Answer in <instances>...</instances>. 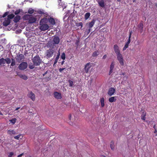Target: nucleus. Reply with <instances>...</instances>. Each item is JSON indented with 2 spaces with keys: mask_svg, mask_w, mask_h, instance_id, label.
<instances>
[{
  "mask_svg": "<svg viewBox=\"0 0 157 157\" xmlns=\"http://www.w3.org/2000/svg\"><path fill=\"white\" fill-rule=\"evenodd\" d=\"M65 69V68H60L59 69V72L60 73L63 72V71Z\"/></svg>",
  "mask_w": 157,
  "mask_h": 157,
  "instance_id": "de8ad7c7",
  "label": "nucleus"
},
{
  "mask_svg": "<svg viewBox=\"0 0 157 157\" xmlns=\"http://www.w3.org/2000/svg\"><path fill=\"white\" fill-rule=\"evenodd\" d=\"M61 0H58V2L59 5L61 6L62 4H60V2H61Z\"/></svg>",
  "mask_w": 157,
  "mask_h": 157,
  "instance_id": "603ef678",
  "label": "nucleus"
},
{
  "mask_svg": "<svg viewBox=\"0 0 157 157\" xmlns=\"http://www.w3.org/2000/svg\"><path fill=\"white\" fill-rule=\"evenodd\" d=\"M95 20H92L89 24L88 26L90 29L87 30V32L89 33L90 32V28H91L94 25Z\"/></svg>",
  "mask_w": 157,
  "mask_h": 157,
  "instance_id": "4468645a",
  "label": "nucleus"
},
{
  "mask_svg": "<svg viewBox=\"0 0 157 157\" xmlns=\"http://www.w3.org/2000/svg\"><path fill=\"white\" fill-rule=\"evenodd\" d=\"M20 136H21V135L19 134V135H17V136H14V138L16 139H17V140H18Z\"/></svg>",
  "mask_w": 157,
  "mask_h": 157,
  "instance_id": "a19ab883",
  "label": "nucleus"
},
{
  "mask_svg": "<svg viewBox=\"0 0 157 157\" xmlns=\"http://www.w3.org/2000/svg\"><path fill=\"white\" fill-rule=\"evenodd\" d=\"M28 66L27 63L25 62H22L18 66L19 69L21 70L26 69Z\"/></svg>",
  "mask_w": 157,
  "mask_h": 157,
  "instance_id": "0eeeda50",
  "label": "nucleus"
},
{
  "mask_svg": "<svg viewBox=\"0 0 157 157\" xmlns=\"http://www.w3.org/2000/svg\"><path fill=\"white\" fill-rule=\"evenodd\" d=\"M61 58L63 60H64L65 59V54L64 52H63L61 54Z\"/></svg>",
  "mask_w": 157,
  "mask_h": 157,
  "instance_id": "2f4dec72",
  "label": "nucleus"
},
{
  "mask_svg": "<svg viewBox=\"0 0 157 157\" xmlns=\"http://www.w3.org/2000/svg\"><path fill=\"white\" fill-rule=\"evenodd\" d=\"M21 78L23 79L26 80L27 79L28 77H27V76H26V75H23L22 77Z\"/></svg>",
  "mask_w": 157,
  "mask_h": 157,
  "instance_id": "58836bf2",
  "label": "nucleus"
},
{
  "mask_svg": "<svg viewBox=\"0 0 157 157\" xmlns=\"http://www.w3.org/2000/svg\"><path fill=\"white\" fill-rule=\"evenodd\" d=\"M21 17L19 15H17L14 17L13 21L15 23H17L21 19Z\"/></svg>",
  "mask_w": 157,
  "mask_h": 157,
  "instance_id": "f3484780",
  "label": "nucleus"
},
{
  "mask_svg": "<svg viewBox=\"0 0 157 157\" xmlns=\"http://www.w3.org/2000/svg\"><path fill=\"white\" fill-rule=\"evenodd\" d=\"M132 31H130V33L129 34V38H131V34H132Z\"/></svg>",
  "mask_w": 157,
  "mask_h": 157,
  "instance_id": "3c124183",
  "label": "nucleus"
},
{
  "mask_svg": "<svg viewBox=\"0 0 157 157\" xmlns=\"http://www.w3.org/2000/svg\"><path fill=\"white\" fill-rule=\"evenodd\" d=\"M23 154H24L23 153L20 154L18 155L17 157H21L22 156V155H23Z\"/></svg>",
  "mask_w": 157,
  "mask_h": 157,
  "instance_id": "8fccbe9b",
  "label": "nucleus"
},
{
  "mask_svg": "<svg viewBox=\"0 0 157 157\" xmlns=\"http://www.w3.org/2000/svg\"><path fill=\"white\" fill-rule=\"evenodd\" d=\"M34 64L33 65H29V68L30 69H33L34 68Z\"/></svg>",
  "mask_w": 157,
  "mask_h": 157,
  "instance_id": "49530a36",
  "label": "nucleus"
},
{
  "mask_svg": "<svg viewBox=\"0 0 157 157\" xmlns=\"http://www.w3.org/2000/svg\"><path fill=\"white\" fill-rule=\"evenodd\" d=\"M68 82L69 83V86L70 87H72L73 85V82L70 80H68Z\"/></svg>",
  "mask_w": 157,
  "mask_h": 157,
  "instance_id": "4c0bfd02",
  "label": "nucleus"
},
{
  "mask_svg": "<svg viewBox=\"0 0 157 157\" xmlns=\"http://www.w3.org/2000/svg\"><path fill=\"white\" fill-rule=\"evenodd\" d=\"M32 61L35 66H39L42 63V59L38 55H36L32 59Z\"/></svg>",
  "mask_w": 157,
  "mask_h": 157,
  "instance_id": "7ed1b4c3",
  "label": "nucleus"
},
{
  "mask_svg": "<svg viewBox=\"0 0 157 157\" xmlns=\"http://www.w3.org/2000/svg\"><path fill=\"white\" fill-rule=\"evenodd\" d=\"M115 91V90L114 88H110L109 89V91L108 92V94L109 95L111 96L114 94Z\"/></svg>",
  "mask_w": 157,
  "mask_h": 157,
  "instance_id": "ddd939ff",
  "label": "nucleus"
},
{
  "mask_svg": "<svg viewBox=\"0 0 157 157\" xmlns=\"http://www.w3.org/2000/svg\"><path fill=\"white\" fill-rule=\"evenodd\" d=\"M0 115H2V112L0 111Z\"/></svg>",
  "mask_w": 157,
  "mask_h": 157,
  "instance_id": "e2e57ef3",
  "label": "nucleus"
},
{
  "mask_svg": "<svg viewBox=\"0 0 157 157\" xmlns=\"http://www.w3.org/2000/svg\"><path fill=\"white\" fill-rule=\"evenodd\" d=\"M99 4L102 7H105L104 2L103 1H101L100 2H99Z\"/></svg>",
  "mask_w": 157,
  "mask_h": 157,
  "instance_id": "c756f323",
  "label": "nucleus"
},
{
  "mask_svg": "<svg viewBox=\"0 0 157 157\" xmlns=\"http://www.w3.org/2000/svg\"><path fill=\"white\" fill-rule=\"evenodd\" d=\"M53 44H58L60 42V39L59 37L55 36L54 37L53 40Z\"/></svg>",
  "mask_w": 157,
  "mask_h": 157,
  "instance_id": "9b49d317",
  "label": "nucleus"
},
{
  "mask_svg": "<svg viewBox=\"0 0 157 157\" xmlns=\"http://www.w3.org/2000/svg\"><path fill=\"white\" fill-rule=\"evenodd\" d=\"M76 25L78 26H81V27L82 26V22H80L76 24Z\"/></svg>",
  "mask_w": 157,
  "mask_h": 157,
  "instance_id": "37998d69",
  "label": "nucleus"
},
{
  "mask_svg": "<svg viewBox=\"0 0 157 157\" xmlns=\"http://www.w3.org/2000/svg\"><path fill=\"white\" fill-rule=\"evenodd\" d=\"M54 51L52 48H50L48 50L46 53V56L47 58L51 57L53 55Z\"/></svg>",
  "mask_w": 157,
  "mask_h": 157,
  "instance_id": "39448f33",
  "label": "nucleus"
},
{
  "mask_svg": "<svg viewBox=\"0 0 157 157\" xmlns=\"http://www.w3.org/2000/svg\"><path fill=\"white\" fill-rule=\"evenodd\" d=\"M9 13L8 12H6L3 15L2 17H6L8 14Z\"/></svg>",
  "mask_w": 157,
  "mask_h": 157,
  "instance_id": "c03bdc74",
  "label": "nucleus"
},
{
  "mask_svg": "<svg viewBox=\"0 0 157 157\" xmlns=\"http://www.w3.org/2000/svg\"><path fill=\"white\" fill-rule=\"evenodd\" d=\"M58 60H56V59H55V61H54V64H53V66H54V65L56 64L57 63V61H58Z\"/></svg>",
  "mask_w": 157,
  "mask_h": 157,
  "instance_id": "09e8293b",
  "label": "nucleus"
},
{
  "mask_svg": "<svg viewBox=\"0 0 157 157\" xmlns=\"http://www.w3.org/2000/svg\"><path fill=\"white\" fill-rule=\"evenodd\" d=\"M118 1H120L119 0H117Z\"/></svg>",
  "mask_w": 157,
  "mask_h": 157,
  "instance_id": "774afa93",
  "label": "nucleus"
},
{
  "mask_svg": "<svg viewBox=\"0 0 157 157\" xmlns=\"http://www.w3.org/2000/svg\"><path fill=\"white\" fill-rule=\"evenodd\" d=\"M47 72H48V71H46V72H45L44 74H43V76H45V75L46 74H47Z\"/></svg>",
  "mask_w": 157,
  "mask_h": 157,
  "instance_id": "4d7b16f0",
  "label": "nucleus"
},
{
  "mask_svg": "<svg viewBox=\"0 0 157 157\" xmlns=\"http://www.w3.org/2000/svg\"><path fill=\"white\" fill-rule=\"evenodd\" d=\"M25 58L24 56L22 54H20L17 55L15 57L16 60L18 62L20 63L23 59Z\"/></svg>",
  "mask_w": 157,
  "mask_h": 157,
  "instance_id": "6e6552de",
  "label": "nucleus"
},
{
  "mask_svg": "<svg viewBox=\"0 0 157 157\" xmlns=\"http://www.w3.org/2000/svg\"><path fill=\"white\" fill-rule=\"evenodd\" d=\"M157 132V130L156 129H155V130L154 132V133H156Z\"/></svg>",
  "mask_w": 157,
  "mask_h": 157,
  "instance_id": "052dcab7",
  "label": "nucleus"
},
{
  "mask_svg": "<svg viewBox=\"0 0 157 157\" xmlns=\"http://www.w3.org/2000/svg\"><path fill=\"white\" fill-rule=\"evenodd\" d=\"M90 15V13H86L84 16L85 20H86L88 19Z\"/></svg>",
  "mask_w": 157,
  "mask_h": 157,
  "instance_id": "4be33fe9",
  "label": "nucleus"
},
{
  "mask_svg": "<svg viewBox=\"0 0 157 157\" xmlns=\"http://www.w3.org/2000/svg\"><path fill=\"white\" fill-rule=\"evenodd\" d=\"M155 125H154V128H155V129H156V128H155Z\"/></svg>",
  "mask_w": 157,
  "mask_h": 157,
  "instance_id": "69168bd1",
  "label": "nucleus"
},
{
  "mask_svg": "<svg viewBox=\"0 0 157 157\" xmlns=\"http://www.w3.org/2000/svg\"><path fill=\"white\" fill-rule=\"evenodd\" d=\"M7 132L8 134L10 136L12 135V134H14L16 133L15 131L14 130H12L11 131L8 130L7 131Z\"/></svg>",
  "mask_w": 157,
  "mask_h": 157,
  "instance_id": "412c9836",
  "label": "nucleus"
},
{
  "mask_svg": "<svg viewBox=\"0 0 157 157\" xmlns=\"http://www.w3.org/2000/svg\"><path fill=\"white\" fill-rule=\"evenodd\" d=\"M129 44L128 43H126L124 46L123 48V50H125L126 48L128 47V45Z\"/></svg>",
  "mask_w": 157,
  "mask_h": 157,
  "instance_id": "f704fd0d",
  "label": "nucleus"
},
{
  "mask_svg": "<svg viewBox=\"0 0 157 157\" xmlns=\"http://www.w3.org/2000/svg\"><path fill=\"white\" fill-rule=\"evenodd\" d=\"M14 16V15L13 14H10L8 16L7 19L10 20V19L13 18Z\"/></svg>",
  "mask_w": 157,
  "mask_h": 157,
  "instance_id": "c85d7f7f",
  "label": "nucleus"
},
{
  "mask_svg": "<svg viewBox=\"0 0 157 157\" xmlns=\"http://www.w3.org/2000/svg\"><path fill=\"white\" fill-rule=\"evenodd\" d=\"M34 11V10L32 8H30L28 10V13L29 14H32L33 13Z\"/></svg>",
  "mask_w": 157,
  "mask_h": 157,
  "instance_id": "473e14b6",
  "label": "nucleus"
},
{
  "mask_svg": "<svg viewBox=\"0 0 157 157\" xmlns=\"http://www.w3.org/2000/svg\"><path fill=\"white\" fill-rule=\"evenodd\" d=\"M38 13L40 14H44V13L43 10H39L38 12Z\"/></svg>",
  "mask_w": 157,
  "mask_h": 157,
  "instance_id": "ea45409f",
  "label": "nucleus"
},
{
  "mask_svg": "<svg viewBox=\"0 0 157 157\" xmlns=\"http://www.w3.org/2000/svg\"><path fill=\"white\" fill-rule=\"evenodd\" d=\"M71 114H70L69 115V118L70 120H71Z\"/></svg>",
  "mask_w": 157,
  "mask_h": 157,
  "instance_id": "6e6d98bb",
  "label": "nucleus"
},
{
  "mask_svg": "<svg viewBox=\"0 0 157 157\" xmlns=\"http://www.w3.org/2000/svg\"><path fill=\"white\" fill-rule=\"evenodd\" d=\"M54 44H53V43L52 42H48L47 44V46L48 47H49L50 48H53V46H54Z\"/></svg>",
  "mask_w": 157,
  "mask_h": 157,
  "instance_id": "6ab92c4d",
  "label": "nucleus"
},
{
  "mask_svg": "<svg viewBox=\"0 0 157 157\" xmlns=\"http://www.w3.org/2000/svg\"><path fill=\"white\" fill-rule=\"evenodd\" d=\"M13 155V152H10L9 153L8 155V157H11Z\"/></svg>",
  "mask_w": 157,
  "mask_h": 157,
  "instance_id": "79ce46f5",
  "label": "nucleus"
},
{
  "mask_svg": "<svg viewBox=\"0 0 157 157\" xmlns=\"http://www.w3.org/2000/svg\"><path fill=\"white\" fill-rule=\"evenodd\" d=\"M98 52V51H96L94 52L92 55V56L93 57H96L98 55L97 54V53Z\"/></svg>",
  "mask_w": 157,
  "mask_h": 157,
  "instance_id": "72a5a7b5",
  "label": "nucleus"
},
{
  "mask_svg": "<svg viewBox=\"0 0 157 157\" xmlns=\"http://www.w3.org/2000/svg\"><path fill=\"white\" fill-rule=\"evenodd\" d=\"M94 65V64L93 63H89L86 64L84 67L85 72L87 73L90 67Z\"/></svg>",
  "mask_w": 157,
  "mask_h": 157,
  "instance_id": "423d86ee",
  "label": "nucleus"
},
{
  "mask_svg": "<svg viewBox=\"0 0 157 157\" xmlns=\"http://www.w3.org/2000/svg\"><path fill=\"white\" fill-rule=\"evenodd\" d=\"M114 62H112L110 67L109 71V75H110L113 72V70L114 68Z\"/></svg>",
  "mask_w": 157,
  "mask_h": 157,
  "instance_id": "2eb2a0df",
  "label": "nucleus"
},
{
  "mask_svg": "<svg viewBox=\"0 0 157 157\" xmlns=\"http://www.w3.org/2000/svg\"><path fill=\"white\" fill-rule=\"evenodd\" d=\"M17 119L16 118H12V119L10 120L9 121L12 123L13 124H14L16 123Z\"/></svg>",
  "mask_w": 157,
  "mask_h": 157,
  "instance_id": "bb28decb",
  "label": "nucleus"
},
{
  "mask_svg": "<svg viewBox=\"0 0 157 157\" xmlns=\"http://www.w3.org/2000/svg\"><path fill=\"white\" fill-rule=\"evenodd\" d=\"M138 27L140 28V29H141V30H142L143 29V24L142 23H140L139 25H138Z\"/></svg>",
  "mask_w": 157,
  "mask_h": 157,
  "instance_id": "e433bc0d",
  "label": "nucleus"
},
{
  "mask_svg": "<svg viewBox=\"0 0 157 157\" xmlns=\"http://www.w3.org/2000/svg\"><path fill=\"white\" fill-rule=\"evenodd\" d=\"M114 50L116 55L121 54L118 46L116 44L114 45Z\"/></svg>",
  "mask_w": 157,
  "mask_h": 157,
  "instance_id": "f8f14e48",
  "label": "nucleus"
},
{
  "mask_svg": "<svg viewBox=\"0 0 157 157\" xmlns=\"http://www.w3.org/2000/svg\"><path fill=\"white\" fill-rule=\"evenodd\" d=\"M54 97L58 99H60L62 98L61 94V93L57 92H55L54 93Z\"/></svg>",
  "mask_w": 157,
  "mask_h": 157,
  "instance_id": "9d476101",
  "label": "nucleus"
},
{
  "mask_svg": "<svg viewBox=\"0 0 157 157\" xmlns=\"http://www.w3.org/2000/svg\"><path fill=\"white\" fill-rule=\"evenodd\" d=\"M15 59L13 58L11 59V63L10 65L11 67H13L15 65Z\"/></svg>",
  "mask_w": 157,
  "mask_h": 157,
  "instance_id": "a878e982",
  "label": "nucleus"
},
{
  "mask_svg": "<svg viewBox=\"0 0 157 157\" xmlns=\"http://www.w3.org/2000/svg\"><path fill=\"white\" fill-rule=\"evenodd\" d=\"M17 75H18V76H19L21 78H22V77L23 75H21V74H17Z\"/></svg>",
  "mask_w": 157,
  "mask_h": 157,
  "instance_id": "5fc2aeb1",
  "label": "nucleus"
},
{
  "mask_svg": "<svg viewBox=\"0 0 157 157\" xmlns=\"http://www.w3.org/2000/svg\"><path fill=\"white\" fill-rule=\"evenodd\" d=\"M49 22L52 25H54L55 24V22L54 19L50 17L48 19Z\"/></svg>",
  "mask_w": 157,
  "mask_h": 157,
  "instance_id": "a211bd4d",
  "label": "nucleus"
},
{
  "mask_svg": "<svg viewBox=\"0 0 157 157\" xmlns=\"http://www.w3.org/2000/svg\"><path fill=\"white\" fill-rule=\"evenodd\" d=\"M5 63V59L3 58L0 59V65L4 64Z\"/></svg>",
  "mask_w": 157,
  "mask_h": 157,
  "instance_id": "393cba45",
  "label": "nucleus"
},
{
  "mask_svg": "<svg viewBox=\"0 0 157 157\" xmlns=\"http://www.w3.org/2000/svg\"><path fill=\"white\" fill-rule=\"evenodd\" d=\"M116 97H112L109 99V101L110 102H115L116 101Z\"/></svg>",
  "mask_w": 157,
  "mask_h": 157,
  "instance_id": "aec40b11",
  "label": "nucleus"
},
{
  "mask_svg": "<svg viewBox=\"0 0 157 157\" xmlns=\"http://www.w3.org/2000/svg\"><path fill=\"white\" fill-rule=\"evenodd\" d=\"M135 0H133V2H135Z\"/></svg>",
  "mask_w": 157,
  "mask_h": 157,
  "instance_id": "338daca9",
  "label": "nucleus"
},
{
  "mask_svg": "<svg viewBox=\"0 0 157 157\" xmlns=\"http://www.w3.org/2000/svg\"><path fill=\"white\" fill-rule=\"evenodd\" d=\"M110 146L111 149L113 150H114V142L113 141H111V142Z\"/></svg>",
  "mask_w": 157,
  "mask_h": 157,
  "instance_id": "7c9ffc66",
  "label": "nucleus"
},
{
  "mask_svg": "<svg viewBox=\"0 0 157 157\" xmlns=\"http://www.w3.org/2000/svg\"><path fill=\"white\" fill-rule=\"evenodd\" d=\"M5 59V62L8 64H10L11 62V59L10 58H7Z\"/></svg>",
  "mask_w": 157,
  "mask_h": 157,
  "instance_id": "cd10ccee",
  "label": "nucleus"
},
{
  "mask_svg": "<svg viewBox=\"0 0 157 157\" xmlns=\"http://www.w3.org/2000/svg\"><path fill=\"white\" fill-rule=\"evenodd\" d=\"M60 55V52H59L58 53V54L57 55V56L56 57L55 59L58 60V59H59V58Z\"/></svg>",
  "mask_w": 157,
  "mask_h": 157,
  "instance_id": "a18cd8bd",
  "label": "nucleus"
},
{
  "mask_svg": "<svg viewBox=\"0 0 157 157\" xmlns=\"http://www.w3.org/2000/svg\"><path fill=\"white\" fill-rule=\"evenodd\" d=\"M24 19L25 20H28L29 24H32L35 23L36 21V18L33 17L31 15L26 14L24 16Z\"/></svg>",
  "mask_w": 157,
  "mask_h": 157,
  "instance_id": "f03ea898",
  "label": "nucleus"
},
{
  "mask_svg": "<svg viewBox=\"0 0 157 157\" xmlns=\"http://www.w3.org/2000/svg\"><path fill=\"white\" fill-rule=\"evenodd\" d=\"M28 97L33 101H34L35 100V95L32 91L29 92L28 94Z\"/></svg>",
  "mask_w": 157,
  "mask_h": 157,
  "instance_id": "1a4fd4ad",
  "label": "nucleus"
},
{
  "mask_svg": "<svg viewBox=\"0 0 157 157\" xmlns=\"http://www.w3.org/2000/svg\"><path fill=\"white\" fill-rule=\"evenodd\" d=\"M20 107H17L16 109H15V110H18L20 109Z\"/></svg>",
  "mask_w": 157,
  "mask_h": 157,
  "instance_id": "680f3d73",
  "label": "nucleus"
},
{
  "mask_svg": "<svg viewBox=\"0 0 157 157\" xmlns=\"http://www.w3.org/2000/svg\"><path fill=\"white\" fill-rule=\"evenodd\" d=\"M146 116V113L145 112H143L142 113V114L141 116V119L144 120L145 121V116Z\"/></svg>",
  "mask_w": 157,
  "mask_h": 157,
  "instance_id": "5701e85b",
  "label": "nucleus"
},
{
  "mask_svg": "<svg viewBox=\"0 0 157 157\" xmlns=\"http://www.w3.org/2000/svg\"><path fill=\"white\" fill-rule=\"evenodd\" d=\"M127 42L129 44H130V38H129V36L128 40Z\"/></svg>",
  "mask_w": 157,
  "mask_h": 157,
  "instance_id": "864d4df0",
  "label": "nucleus"
},
{
  "mask_svg": "<svg viewBox=\"0 0 157 157\" xmlns=\"http://www.w3.org/2000/svg\"><path fill=\"white\" fill-rule=\"evenodd\" d=\"M62 7H63V8H65L66 7V6H63Z\"/></svg>",
  "mask_w": 157,
  "mask_h": 157,
  "instance_id": "0e129e2a",
  "label": "nucleus"
},
{
  "mask_svg": "<svg viewBox=\"0 0 157 157\" xmlns=\"http://www.w3.org/2000/svg\"><path fill=\"white\" fill-rule=\"evenodd\" d=\"M100 102L101 107H103L105 105L104 99V98H102L101 99Z\"/></svg>",
  "mask_w": 157,
  "mask_h": 157,
  "instance_id": "b1692460",
  "label": "nucleus"
},
{
  "mask_svg": "<svg viewBox=\"0 0 157 157\" xmlns=\"http://www.w3.org/2000/svg\"><path fill=\"white\" fill-rule=\"evenodd\" d=\"M10 20L8 19H5V21L3 23V25L4 26L8 25L10 23Z\"/></svg>",
  "mask_w": 157,
  "mask_h": 157,
  "instance_id": "dca6fc26",
  "label": "nucleus"
},
{
  "mask_svg": "<svg viewBox=\"0 0 157 157\" xmlns=\"http://www.w3.org/2000/svg\"><path fill=\"white\" fill-rule=\"evenodd\" d=\"M64 60H63L61 62V64L63 65L64 64Z\"/></svg>",
  "mask_w": 157,
  "mask_h": 157,
  "instance_id": "bf43d9fd",
  "label": "nucleus"
},
{
  "mask_svg": "<svg viewBox=\"0 0 157 157\" xmlns=\"http://www.w3.org/2000/svg\"><path fill=\"white\" fill-rule=\"evenodd\" d=\"M21 12V10L20 9L17 10L14 13L15 15L19 14Z\"/></svg>",
  "mask_w": 157,
  "mask_h": 157,
  "instance_id": "c9c22d12",
  "label": "nucleus"
},
{
  "mask_svg": "<svg viewBox=\"0 0 157 157\" xmlns=\"http://www.w3.org/2000/svg\"><path fill=\"white\" fill-rule=\"evenodd\" d=\"M48 21L46 18H44L41 20L40 22L39 29L41 31H45L49 29V26L47 24Z\"/></svg>",
  "mask_w": 157,
  "mask_h": 157,
  "instance_id": "f257e3e1",
  "label": "nucleus"
},
{
  "mask_svg": "<svg viewBox=\"0 0 157 157\" xmlns=\"http://www.w3.org/2000/svg\"><path fill=\"white\" fill-rule=\"evenodd\" d=\"M107 57V56L106 55H105L104 56H103V58L104 59H105Z\"/></svg>",
  "mask_w": 157,
  "mask_h": 157,
  "instance_id": "13d9d810",
  "label": "nucleus"
},
{
  "mask_svg": "<svg viewBox=\"0 0 157 157\" xmlns=\"http://www.w3.org/2000/svg\"><path fill=\"white\" fill-rule=\"evenodd\" d=\"M116 55L117 59L120 65L121 66H123L124 64V59L123 58L122 55L121 53Z\"/></svg>",
  "mask_w": 157,
  "mask_h": 157,
  "instance_id": "20e7f679",
  "label": "nucleus"
}]
</instances>
